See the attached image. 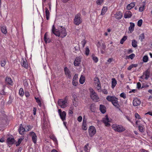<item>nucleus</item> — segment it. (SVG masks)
I'll return each instance as SVG.
<instances>
[{"mask_svg":"<svg viewBox=\"0 0 152 152\" xmlns=\"http://www.w3.org/2000/svg\"><path fill=\"white\" fill-rule=\"evenodd\" d=\"M52 33L56 36L60 37L61 38H64L67 35L66 30L64 27L60 26L58 29H57L56 28L54 25L52 26Z\"/></svg>","mask_w":152,"mask_h":152,"instance_id":"f257e3e1","label":"nucleus"},{"mask_svg":"<svg viewBox=\"0 0 152 152\" xmlns=\"http://www.w3.org/2000/svg\"><path fill=\"white\" fill-rule=\"evenodd\" d=\"M106 99L108 101L111 102L115 107L118 108H119L120 105L118 103V98L115 96H108L106 97Z\"/></svg>","mask_w":152,"mask_h":152,"instance_id":"f03ea898","label":"nucleus"},{"mask_svg":"<svg viewBox=\"0 0 152 152\" xmlns=\"http://www.w3.org/2000/svg\"><path fill=\"white\" fill-rule=\"evenodd\" d=\"M68 98L66 96L63 99H59L58 100V105L62 108H65L67 106Z\"/></svg>","mask_w":152,"mask_h":152,"instance_id":"7ed1b4c3","label":"nucleus"},{"mask_svg":"<svg viewBox=\"0 0 152 152\" xmlns=\"http://www.w3.org/2000/svg\"><path fill=\"white\" fill-rule=\"evenodd\" d=\"M112 127L115 131L118 132H122L125 130V128L121 125L113 124Z\"/></svg>","mask_w":152,"mask_h":152,"instance_id":"20e7f679","label":"nucleus"},{"mask_svg":"<svg viewBox=\"0 0 152 152\" xmlns=\"http://www.w3.org/2000/svg\"><path fill=\"white\" fill-rule=\"evenodd\" d=\"M82 22V19L81 18V15L78 13L76 15L75 17L74 23L76 25L78 26Z\"/></svg>","mask_w":152,"mask_h":152,"instance_id":"39448f33","label":"nucleus"},{"mask_svg":"<svg viewBox=\"0 0 152 152\" xmlns=\"http://www.w3.org/2000/svg\"><path fill=\"white\" fill-rule=\"evenodd\" d=\"M90 96L91 99L94 101L96 102L98 101L99 97L96 93L93 90L90 91Z\"/></svg>","mask_w":152,"mask_h":152,"instance_id":"423d86ee","label":"nucleus"},{"mask_svg":"<svg viewBox=\"0 0 152 152\" xmlns=\"http://www.w3.org/2000/svg\"><path fill=\"white\" fill-rule=\"evenodd\" d=\"M96 130L95 127L94 126H90L88 129L89 135L90 137H92L96 133Z\"/></svg>","mask_w":152,"mask_h":152,"instance_id":"0eeeda50","label":"nucleus"},{"mask_svg":"<svg viewBox=\"0 0 152 152\" xmlns=\"http://www.w3.org/2000/svg\"><path fill=\"white\" fill-rule=\"evenodd\" d=\"M150 75V72L148 69L143 72V75L141 76L140 78L143 79L147 80L149 78Z\"/></svg>","mask_w":152,"mask_h":152,"instance_id":"6e6552de","label":"nucleus"},{"mask_svg":"<svg viewBox=\"0 0 152 152\" xmlns=\"http://www.w3.org/2000/svg\"><path fill=\"white\" fill-rule=\"evenodd\" d=\"M29 135L31 137L33 142L36 144L37 142V137L36 134L33 132H31L29 133Z\"/></svg>","mask_w":152,"mask_h":152,"instance_id":"1a4fd4ad","label":"nucleus"},{"mask_svg":"<svg viewBox=\"0 0 152 152\" xmlns=\"http://www.w3.org/2000/svg\"><path fill=\"white\" fill-rule=\"evenodd\" d=\"M81 58L80 56H77L76 57L74 62V64L76 66H78L81 64Z\"/></svg>","mask_w":152,"mask_h":152,"instance_id":"9d476101","label":"nucleus"},{"mask_svg":"<svg viewBox=\"0 0 152 152\" xmlns=\"http://www.w3.org/2000/svg\"><path fill=\"white\" fill-rule=\"evenodd\" d=\"M102 121L106 126H110V124L109 122H110V121L107 115H106L105 117L103 118Z\"/></svg>","mask_w":152,"mask_h":152,"instance_id":"9b49d317","label":"nucleus"},{"mask_svg":"<svg viewBox=\"0 0 152 152\" xmlns=\"http://www.w3.org/2000/svg\"><path fill=\"white\" fill-rule=\"evenodd\" d=\"M15 142L14 139L12 137H8L7 140V145H12Z\"/></svg>","mask_w":152,"mask_h":152,"instance_id":"f8f14e48","label":"nucleus"},{"mask_svg":"<svg viewBox=\"0 0 152 152\" xmlns=\"http://www.w3.org/2000/svg\"><path fill=\"white\" fill-rule=\"evenodd\" d=\"M123 16L122 13L120 11L116 12L114 14V17L117 19L120 20L122 18Z\"/></svg>","mask_w":152,"mask_h":152,"instance_id":"ddd939ff","label":"nucleus"},{"mask_svg":"<svg viewBox=\"0 0 152 152\" xmlns=\"http://www.w3.org/2000/svg\"><path fill=\"white\" fill-rule=\"evenodd\" d=\"M64 70L65 75L68 76V78L69 79L71 78V72L69 69L67 67H65L64 68Z\"/></svg>","mask_w":152,"mask_h":152,"instance_id":"4468645a","label":"nucleus"},{"mask_svg":"<svg viewBox=\"0 0 152 152\" xmlns=\"http://www.w3.org/2000/svg\"><path fill=\"white\" fill-rule=\"evenodd\" d=\"M132 15V12L129 11H126L124 14V17L125 18H130Z\"/></svg>","mask_w":152,"mask_h":152,"instance_id":"2eb2a0df","label":"nucleus"},{"mask_svg":"<svg viewBox=\"0 0 152 152\" xmlns=\"http://www.w3.org/2000/svg\"><path fill=\"white\" fill-rule=\"evenodd\" d=\"M78 75L75 74L73 77L72 81V84L74 86H76L78 83L77 82Z\"/></svg>","mask_w":152,"mask_h":152,"instance_id":"dca6fc26","label":"nucleus"},{"mask_svg":"<svg viewBox=\"0 0 152 152\" xmlns=\"http://www.w3.org/2000/svg\"><path fill=\"white\" fill-rule=\"evenodd\" d=\"M5 81L7 85L10 86H12L13 85V81L10 77H6L5 78Z\"/></svg>","mask_w":152,"mask_h":152,"instance_id":"f3484780","label":"nucleus"},{"mask_svg":"<svg viewBox=\"0 0 152 152\" xmlns=\"http://www.w3.org/2000/svg\"><path fill=\"white\" fill-rule=\"evenodd\" d=\"M141 104L140 100L137 98H135L133 101V104L134 106H137L140 105Z\"/></svg>","mask_w":152,"mask_h":152,"instance_id":"a211bd4d","label":"nucleus"},{"mask_svg":"<svg viewBox=\"0 0 152 152\" xmlns=\"http://www.w3.org/2000/svg\"><path fill=\"white\" fill-rule=\"evenodd\" d=\"M99 110L101 113L104 114L106 111V108L104 105L101 104L99 106Z\"/></svg>","mask_w":152,"mask_h":152,"instance_id":"6ab92c4d","label":"nucleus"},{"mask_svg":"<svg viewBox=\"0 0 152 152\" xmlns=\"http://www.w3.org/2000/svg\"><path fill=\"white\" fill-rule=\"evenodd\" d=\"M1 31L2 33L4 34H7V30L6 26H1Z\"/></svg>","mask_w":152,"mask_h":152,"instance_id":"aec40b11","label":"nucleus"},{"mask_svg":"<svg viewBox=\"0 0 152 152\" xmlns=\"http://www.w3.org/2000/svg\"><path fill=\"white\" fill-rule=\"evenodd\" d=\"M59 115L63 121L65 120L66 116V113L65 111H63L62 112V113L60 114Z\"/></svg>","mask_w":152,"mask_h":152,"instance_id":"412c9836","label":"nucleus"},{"mask_svg":"<svg viewBox=\"0 0 152 152\" xmlns=\"http://www.w3.org/2000/svg\"><path fill=\"white\" fill-rule=\"evenodd\" d=\"M44 40L46 43H50L51 42V39L48 37L47 33H45L44 36Z\"/></svg>","mask_w":152,"mask_h":152,"instance_id":"4be33fe9","label":"nucleus"},{"mask_svg":"<svg viewBox=\"0 0 152 152\" xmlns=\"http://www.w3.org/2000/svg\"><path fill=\"white\" fill-rule=\"evenodd\" d=\"M96 78L97 80L98 81L97 83V89L98 91L99 92H101L102 91V90L101 89V86L100 84V82L99 80V79L98 77H96Z\"/></svg>","mask_w":152,"mask_h":152,"instance_id":"5701e85b","label":"nucleus"},{"mask_svg":"<svg viewBox=\"0 0 152 152\" xmlns=\"http://www.w3.org/2000/svg\"><path fill=\"white\" fill-rule=\"evenodd\" d=\"M86 120L83 118V122L82 124V129L84 130H86L87 129V127H86Z\"/></svg>","mask_w":152,"mask_h":152,"instance_id":"b1692460","label":"nucleus"},{"mask_svg":"<svg viewBox=\"0 0 152 152\" xmlns=\"http://www.w3.org/2000/svg\"><path fill=\"white\" fill-rule=\"evenodd\" d=\"M25 131V129L22 126V124H21L20 126L19 129V132L20 134L21 135H23L24 134Z\"/></svg>","mask_w":152,"mask_h":152,"instance_id":"393cba45","label":"nucleus"},{"mask_svg":"<svg viewBox=\"0 0 152 152\" xmlns=\"http://www.w3.org/2000/svg\"><path fill=\"white\" fill-rule=\"evenodd\" d=\"M135 5V4L134 2H132L127 5L126 6V9L128 10H129L134 7Z\"/></svg>","mask_w":152,"mask_h":152,"instance_id":"a878e982","label":"nucleus"},{"mask_svg":"<svg viewBox=\"0 0 152 152\" xmlns=\"http://www.w3.org/2000/svg\"><path fill=\"white\" fill-rule=\"evenodd\" d=\"M23 60L22 64V66L26 69H28V66L27 64V61L26 60H24L23 59Z\"/></svg>","mask_w":152,"mask_h":152,"instance_id":"bb28decb","label":"nucleus"},{"mask_svg":"<svg viewBox=\"0 0 152 152\" xmlns=\"http://www.w3.org/2000/svg\"><path fill=\"white\" fill-rule=\"evenodd\" d=\"M130 26L129 27V30L131 32H132L134 29V23L130 22Z\"/></svg>","mask_w":152,"mask_h":152,"instance_id":"cd10ccee","label":"nucleus"},{"mask_svg":"<svg viewBox=\"0 0 152 152\" xmlns=\"http://www.w3.org/2000/svg\"><path fill=\"white\" fill-rule=\"evenodd\" d=\"M45 13L46 19L47 20H48L49 19L50 13L49 12L48 9L47 8H45Z\"/></svg>","mask_w":152,"mask_h":152,"instance_id":"c85d7f7f","label":"nucleus"},{"mask_svg":"<svg viewBox=\"0 0 152 152\" xmlns=\"http://www.w3.org/2000/svg\"><path fill=\"white\" fill-rule=\"evenodd\" d=\"M112 86L111 87L112 88H114L116 86L117 84V81L115 78H113L112 79Z\"/></svg>","mask_w":152,"mask_h":152,"instance_id":"c756f323","label":"nucleus"},{"mask_svg":"<svg viewBox=\"0 0 152 152\" xmlns=\"http://www.w3.org/2000/svg\"><path fill=\"white\" fill-rule=\"evenodd\" d=\"M90 109L92 112H94L95 110V104H91L90 107Z\"/></svg>","mask_w":152,"mask_h":152,"instance_id":"7c9ffc66","label":"nucleus"},{"mask_svg":"<svg viewBox=\"0 0 152 152\" xmlns=\"http://www.w3.org/2000/svg\"><path fill=\"white\" fill-rule=\"evenodd\" d=\"M132 45L133 47L136 48L137 46V41L135 39L132 40Z\"/></svg>","mask_w":152,"mask_h":152,"instance_id":"2f4dec72","label":"nucleus"},{"mask_svg":"<svg viewBox=\"0 0 152 152\" xmlns=\"http://www.w3.org/2000/svg\"><path fill=\"white\" fill-rule=\"evenodd\" d=\"M107 10V7H104L102 9L101 15H104Z\"/></svg>","mask_w":152,"mask_h":152,"instance_id":"473e14b6","label":"nucleus"},{"mask_svg":"<svg viewBox=\"0 0 152 152\" xmlns=\"http://www.w3.org/2000/svg\"><path fill=\"white\" fill-rule=\"evenodd\" d=\"M34 99L36 100V102L39 106L40 107H41L42 106V104L41 103V100L39 98V97H35Z\"/></svg>","mask_w":152,"mask_h":152,"instance_id":"72a5a7b5","label":"nucleus"},{"mask_svg":"<svg viewBox=\"0 0 152 152\" xmlns=\"http://www.w3.org/2000/svg\"><path fill=\"white\" fill-rule=\"evenodd\" d=\"M91 58L95 63H97L98 61V58L95 56L94 54H93L91 56Z\"/></svg>","mask_w":152,"mask_h":152,"instance_id":"f704fd0d","label":"nucleus"},{"mask_svg":"<svg viewBox=\"0 0 152 152\" xmlns=\"http://www.w3.org/2000/svg\"><path fill=\"white\" fill-rule=\"evenodd\" d=\"M138 66V64H132L129 66L127 68V69L129 70H130L133 67H136Z\"/></svg>","mask_w":152,"mask_h":152,"instance_id":"c9c22d12","label":"nucleus"},{"mask_svg":"<svg viewBox=\"0 0 152 152\" xmlns=\"http://www.w3.org/2000/svg\"><path fill=\"white\" fill-rule=\"evenodd\" d=\"M85 80V77L84 76L81 75L79 80V82L81 84H83L84 83Z\"/></svg>","mask_w":152,"mask_h":152,"instance_id":"e433bc0d","label":"nucleus"},{"mask_svg":"<svg viewBox=\"0 0 152 152\" xmlns=\"http://www.w3.org/2000/svg\"><path fill=\"white\" fill-rule=\"evenodd\" d=\"M101 53H103L104 52L103 51V50H104L106 48V46L105 45L104 43H102L101 45Z\"/></svg>","mask_w":152,"mask_h":152,"instance_id":"4c0bfd02","label":"nucleus"},{"mask_svg":"<svg viewBox=\"0 0 152 152\" xmlns=\"http://www.w3.org/2000/svg\"><path fill=\"white\" fill-rule=\"evenodd\" d=\"M145 39V35L144 33L141 34L139 36V39L140 40L141 42L143 41V40Z\"/></svg>","mask_w":152,"mask_h":152,"instance_id":"58836bf2","label":"nucleus"},{"mask_svg":"<svg viewBox=\"0 0 152 152\" xmlns=\"http://www.w3.org/2000/svg\"><path fill=\"white\" fill-rule=\"evenodd\" d=\"M88 144H87L85 145L84 147V150L86 152H89L90 150V148L88 147Z\"/></svg>","mask_w":152,"mask_h":152,"instance_id":"ea45409f","label":"nucleus"},{"mask_svg":"<svg viewBox=\"0 0 152 152\" xmlns=\"http://www.w3.org/2000/svg\"><path fill=\"white\" fill-rule=\"evenodd\" d=\"M127 37L126 36H124L120 40V43L121 44H123L124 42L127 39Z\"/></svg>","mask_w":152,"mask_h":152,"instance_id":"a19ab883","label":"nucleus"},{"mask_svg":"<svg viewBox=\"0 0 152 152\" xmlns=\"http://www.w3.org/2000/svg\"><path fill=\"white\" fill-rule=\"evenodd\" d=\"M145 4L144 3L142 6H141L139 7V11L140 12H142L145 9Z\"/></svg>","mask_w":152,"mask_h":152,"instance_id":"79ce46f5","label":"nucleus"},{"mask_svg":"<svg viewBox=\"0 0 152 152\" xmlns=\"http://www.w3.org/2000/svg\"><path fill=\"white\" fill-rule=\"evenodd\" d=\"M143 126H141V125H139L138 126V128L140 131L141 132H144V128L143 127Z\"/></svg>","mask_w":152,"mask_h":152,"instance_id":"37998d69","label":"nucleus"},{"mask_svg":"<svg viewBox=\"0 0 152 152\" xmlns=\"http://www.w3.org/2000/svg\"><path fill=\"white\" fill-rule=\"evenodd\" d=\"M19 94L20 96H22L23 95L24 92L23 88H20L19 91Z\"/></svg>","mask_w":152,"mask_h":152,"instance_id":"c03bdc74","label":"nucleus"},{"mask_svg":"<svg viewBox=\"0 0 152 152\" xmlns=\"http://www.w3.org/2000/svg\"><path fill=\"white\" fill-rule=\"evenodd\" d=\"M148 57L147 56H145L143 58L142 60L144 62H146L148 60Z\"/></svg>","mask_w":152,"mask_h":152,"instance_id":"a18cd8bd","label":"nucleus"},{"mask_svg":"<svg viewBox=\"0 0 152 152\" xmlns=\"http://www.w3.org/2000/svg\"><path fill=\"white\" fill-rule=\"evenodd\" d=\"M6 64V61L4 59L1 61V65L2 67L4 66Z\"/></svg>","mask_w":152,"mask_h":152,"instance_id":"49530a36","label":"nucleus"},{"mask_svg":"<svg viewBox=\"0 0 152 152\" xmlns=\"http://www.w3.org/2000/svg\"><path fill=\"white\" fill-rule=\"evenodd\" d=\"M85 54L86 56H88L90 52V50L88 47H86L85 49Z\"/></svg>","mask_w":152,"mask_h":152,"instance_id":"de8ad7c7","label":"nucleus"},{"mask_svg":"<svg viewBox=\"0 0 152 152\" xmlns=\"http://www.w3.org/2000/svg\"><path fill=\"white\" fill-rule=\"evenodd\" d=\"M74 49H75V50L74 52L75 53H77V52L79 51L80 50L79 46L78 45L75 46L74 47Z\"/></svg>","mask_w":152,"mask_h":152,"instance_id":"09e8293b","label":"nucleus"},{"mask_svg":"<svg viewBox=\"0 0 152 152\" xmlns=\"http://www.w3.org/2000/svg\"><path fill=\"white\" fill-rule=\"evenodd\" d=\"M72 99L73 101L78 102V99L75 94H74L72 95Z\"/></svg>","mask_w":152,"mask_h":152,"instance_id":"8fccbe9b","label":"nucleus"},{"mask_svg":"<svg viewBox=\"0 0 152 152\" xmlns=\"http://www.w3.org/2000/svg\"><path fill=\"white\" fill-rule=\"evenodd\" d=\"M23 140V139L22 138H20L19 139L18 141L17 142V144H16V146H19V145L20 144V143L21 142V141H22V140Z\"/></svg>","mask_w":152,"mask_h":152,"instance_id":"3c124183","label":"nucleus"},{"mask_svg":"<svg viewBox=\"0 0 152 152\" xmlns=\"http://www.w3.org/2000/svg\"><path fill=\"white\" fill-rule=\"evenodd\" d=\"M121 97L123 98L124 99H125L126 98V94L124 92L120 94Z\"/></svg>","mask_w":152,"mask_h":152,"instance_id":"603ef678","label":"nucleus"},{"mask_svg":"<svg viewBox=\"0 0 152 152\" xmlns=\"http://www.w3.org/2000/svg\"><path fill=\"white\" fill-rule=\"evenodd\" d=\"M142 23V19H140L138 21L137 26L139 27H140Z\"/></svg>","mask_w":152,"mask_h":152,"instance_id":"864d4df0","label":"nucleus"},{"mask_svg":"<svg viewBox=\"0 0 152 152\" xmlns=\"http://www.w3.org/2000/svg\"><path fill=\"white\" fill-rule=\"evenodd\" d=\"M104 0H97L96 3L98 5H101L103 2Z\"/></svg>","mask_w":152,"mask_h":152,"instance_id":"5fc2aeb1","label":"nucleus"},{"mask_svg":"<svg viewBox=\"0 0 152 152\" xmlns=\"http://www.w3.org/2000/svg\"><path fill=\"white\" fill-rule=\"evenodd\" d=\"M86 43V41L85 39L83 40L81 43L82 46L84 48L85 46V44Z\"/></svg>","mask_w":152,"mask_h":152,"instance_id":"6e6d98bb","label":"nucleus"},{"mask_svg":"<svg viewBox=\"0 0 152 152\" xmlns=\"http://www.w3.org/2000/svg\"><path fill=\"white\" fill-rule=\"evenodd\" d=\"M135 56V54L134 53H132L128 56V58L132 59Z\"/></svg>","mask_w":152,"mask_h":152,"instance_id":"4d7b16f0","label":"nucleus"},{"mask_svg":"<svg viewBox=\"0 0 152 152\" xmlns=\"http://www.w3.org/2000/svg\"><path fill=\"white\" fill-rule=\"evenodd\" d=\"M135 118L138 119H140L141 118L140 116L137 113H136L135 114Z\"/></svg>","mask_w":152,"mask_h":152,"instance_id":"13d9d810","label":"nucleus"},{"mask_svg":"<svg viewBox=\"0 0 152 152\" xmlns=\"http://www.w3.org/2000/svg\"><path fill=\"white\" fill-rule=\"evenodd\" d=\"M50 138L52 139L54 141H57V139L53 135H52L50 137Z\"/></svg>","mask_w":152,"mask_h":152,"instance_id":"bf43d9fd","label":"nucleus"},{"mask_svg":"<svg viewBox=\"0 0 152 152\" xmlns=\"http://www.w3.org/2000/svg\"><path fill=\"white\" fill-rule=\"evenodd\" d=\"M33 113L34 115H35L36 114L37 108L36 107H34L33 108Z\"/></svg>","mask_w":152,"mask_h":152,"instance_id":"052dcab7","label":"nucleus"},{"mask_svg":"<svg viewBox=\"0 0 152 152\" xmlns=\"http://www.w3.org/2000/svg\"><path fill=\"white\" fill-rule=\"evenodd\" d=\"M141 87V84L140 83L138 82L137 83V88L138 89H139Z\"/></svg>","mask_w":152,"mask_h":152,"instance_id":"680f3d73","label":"nucleus"},{"mask_svg":"<svg viewBox=\"0 0 152 152\" xmlns=\"http://www.w3.org/2000/svg\"><path fill=\"white\" fill-rule=\"evenodd\" d=\"M82 117L81 116H80L77 118V121L79 122H80L82 121Z\"/></svg>","mask_w":152,"mask_h":152,"instance_id":"e2e57ef3","label":"nucleus"},{"mask_svg":"<svg viewBox=\"0 0 152 152\" xmlns=\"http://www.w3.org/2000/svg\"><path fill=\"white\" fill-rule=\"evenodd\" d=\"M77 102L73 101V104L74 106L76 107L78 106Z\"/></svg>","mask_w":152,"mask_h":152,"instance_id":"0e129e2a","label":"nucleus"},{"mask_svg":"<svg viewBox=\"0 0 152 152\" xmlns=\"http://www.w3.org/2000/svg\"><path fill=\"white\" fill-rule=\"evenodd\" d=\"M133 51V50L131 49H130L128 50L127 52L128 54H130L132 53Z\"/></svg>","mask_w":152,"mask_h":152,"instance_id":"69168bd1","label":"nucleus"},{"mask_svg":"<svg viewBox=\"0 0 152 152\" xmlns=\"http://www.w3.org/2000/svg\"><path fill=\"white\" fill-rule=\"evenodd\" d=\"M102 92L104 94H107L108 93L106 89H104L102 91Z\"/></svg>","mask_w":152,"mask_h":152,"instance_id":"338daca9","label":"nucleus"},{"mask_svg":"<svg viewBox=\"0 0 152 152\" xmlns=\"http://www.w3.org/2000/svg\"><path fill=\"white\" fill-rule=\"evenodd\" d=\"M101 44H101V43H100V42H98L97 44V48H99L101 46Z\"/></svg>","mask_w":152,"mask_h":152,"instance_id":"774afa93","label":"nucleus"}]
</instances>
